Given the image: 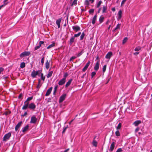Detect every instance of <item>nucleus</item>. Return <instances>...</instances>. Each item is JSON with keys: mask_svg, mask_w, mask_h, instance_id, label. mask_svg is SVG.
<instances>
[{"mask_svg": "<svg viewBox=\"0 0 152 152\" xmlns=\"http://www.w3.org/2000/svg\"><path fill=\"white\" fill-rule=\"evenodd\" d=\"M11 135V133L10 132H9L8 133L5 134L3 137V141H6L9 140Z\"/></svg>", "mask_w": 152, "mask_h": 152, "instance_id": "nucleus-1", "label": "nucleus"}, {"mask_svg": "<svg viewBox=\"0 0 152 152\" xmlns=\"http://www.w3.org/2000/svg\"><path fill=\"white\" fill-rule=\"evenodd\" d=\"M40 72L39 70L35 71L33 70L31 73V76L33 78L36 77L37 75H39Z\"/></svg>", "mask_w": 152, "mask_h": 152, "instance_id": "nucleus-2", "label": "nucleus"}, {"mask_svg": "<svg viewBox=\"0 0 152 152\" xmlns=\"http://www.w3.org/2000/svg\"><path fill=\"white\" fill-rule=\"evenodd\" d=\"M30 54V52L25 51L22 53L20 55V56L21 57H23L25 56H28Z\"/></svg>", "mask_w": 152, "mask_h": 152, "instance_id": "nucleus-3", "label": "nucleus"}, {"mask_svg": "<svg viewBox=\"0 0 152 152\" xmlns=\"http://www.w3.org/2000/svg\"><path fill=\"white\" fill-rule=\"evenodd\" d=\"M36 106L33 103L28 104V108L32 110H34L36 108Z\"/></svg>", "mask_w": 152, "mask_h": 152, "instance_id": "nucleus-4", "label": "nucleus"}, {"mask_svg": "<svg viewBox=\"0 0 152 152\" xmlns=\"http://www.w3.org/2000/svg\"><path fill=\"white\" fill-rule=\"evenodd\" d=\"M37 119L34 116H32L31 119L30 123H31L35 124L36 123Z\"/></svg>", "mask_w": 152, "mask_h": 152, "instance_id": "nucleus-5", "label": "nucleus"}, {"mask_svg": "<svg viewBox=\"0 0 152 152\" xmlns=\"http://www.w3.org/2000/svg\"><path fill=\"white\" fill-rule=\"evenodd\" d=\"M66 96V94H64L62 95L60 97L59 99V102H62L65 99Z\"/></svg>", "mask_w": 152, "mask_h": 152, "instance_id": "nucleus-6", "label": "nucleus"}, {"mask_svg": "<svg viewBox=\"0 0 152 152\" xmlns=\"http://www.w3.org/2000/svg\"><path fill=\"white\" fill-rule=\"evenodd\" d=\"M90 64V61H88L87 63L86 64V65L84 67V68L82 69V71L83 72H85L87 69L88 67L89 66Z\"/></svg>", "mask_w": 152, "mask_h": 152, "instance_id": "nucleus-7", "label": "nucleus"}, {"mask_svg": "<svg viewBox=\"0 0 152 152\" xmlns=\"http://www.w3.org/2000/svg\"><path fill=\"white\" fill-rule=\"evenodd\" d=\"M72 29L75 31L77 32L80 30V27L78 26H75L72 27Z\"/></svg>", "mask_w": 152, "mask_h": 152, "instance_id": "nucleus-8", "label": "nucleus"}, {"mask_svg": "<svg viewBox=\"0 0 152 152\" xmlns=\"http://www.w3.org/2000/svg\"><path fill=\"white\" fill-rule=\"evenodd\" d=\"M22 123V121H20L17 124L15 128V130L16 131H17L18 130V129L21 126Z\"/></svg>", "mask_w": 152, "mask_h": 152, "instance_id": "nucleus-9", "label": "nucleus"}, {"mask_svg": "<svg viewBox=\"0 0 152 152\" xmlns=\"http://www.w3.org/2000/svg\"><path fill=\"white\" fill-rule=\"evenodd\" d=\"M66 82L65 78H62L60 80L58 83V84L60 86H61L64 84Z\"/></svg>", "mask_w": 152, "mask_h": 152, "instance_id": "nucleus-10", "label": "nucleus"}, {"mask_svg": "<svg viewBox=\"0 0 152 152\" xmlns=\"http://www.w3.org/2000/svg\"><path fill=\"white\" fill-rule=\"evenodd\" d=\"M113 55V53L111 52H109L107 53L106 54L105 56V58L107 59H109Z\"/></svg>", "mask_w": 152, "mask_h": 152, "instance_id": "nucleus-11", "label": "nucleus"}, {"mask_svg": "<svg viewBox=\"0 0 152 152\" xmlns=\"http://www.w3.org/2000/svg\"><path fill=\"white\" fill-rule=\"evenodd\" d=\"M24 104L22 107V109L23 110L26 109L28 107V108L29 102H24Z\"/></svg>", "mask_w": 152, "mask_h": 152, "instance_id": "nucleus-12", "label": "nucleus"}, {"mask_svg": "<svg viewBox=\"0 0 152 152\" xmlns=\"http://www.w3.org/2000/svg\"><path fill=\"white\" fill-rule=\"evenodd\" d=\"M61 21V18H59L57 19L56 21V23L57 25L58 28L60 27V23Z\"/></svg>", "mask_w": 152, "mask_h": 152, "instance_id": "nucleus-13", "label": "nucleus"}, {"mask_svg": "<svg viewBox=\"0 0 152 152\" xmlns=\"http://www.w3.org/2000/svg\"><path fill=\"white\" fill-rule=\"evenodd\" d=\"M52 87H51L47 90L45 94V96H48L50 94L52 90Z\"/></svg>", "mask_w": 152, "mask_h": 152, "instance_id": "nucleus-14", "label": "nucleus"}, {"mask_svg": "<svg viewBox=\"0 0 152 152\" xmlns=\"http://www.w3.org/2000/svg\"><path fill=\"white\" fill-rule=\"evenodd\" d=\"M115 146V142H112L110 145V148L109 149V151L110 152H112L113 151V149L114 148Z\"/></svg>", "mask_w": 152, "mask_h": 152, "instance_id": "nucleus-15", "label": "nucleus"}, {"mask_svg": "<svg viewBox=\"0 0 152 152\" xmlns=\"http://www.w3.org/2000/svg\"><path fill=\"white\" fill-rule=\"evenodd\" d=\"M122 12L121 10H120L118 11V17L117 19L118 20L121 19L122 17Z\"/></svg>", "mask_w": 152, "mask_h": 152, "instance_id": "nucleus-16", "label": "nucleus"}, {"mask_svg": "<svg viewBox=\"0 0 152 152\" xmlns=\"http://www.w3.org/2000/svg\"><path fill=\"white\" fill-rule=\"evenodd\" d=\"M107 6H103L102 7V13H106L107 12Z\"/></svg>", "mask_w": 152, "mask_h": 152, "instance_id": "nucleus-17", "label": "nucleus"}, {"mask_svg": "<svg viewBox=\"0 0 152 152\" xmlns=\"http://www.w3.org/2000/svg\"><path fill=\"white\" fill-rule=\"evenodd\" d=\"M99 61H98L96 63L94 67V69L95 71H97L99 69Z\"/></svg>", "mask_w": 152, "mask_h": 152, "instance_id": "nucleus-18", "label": "nucleus"}, {"mask_svg": "<svg viewBox=\"0 0 152 152\" xmlns=\"http://www.w3.org/2000/svg\"><path fill=\"white\" fill-rule=\"evenodd\" d=\"M97 18V15H95L94 16V17L92 19V23L93 24H94L96 22V20Z\"/></svg>", "mask_w": 152, "mask_h": 152, "instance_id": "nucleus-19", "label": "nucleus"}, {"mask_svg": "<svg viewBox=\"0 0 152 152\" xmlns=\"http://www.w3.org/2000/svg\"><path fill=\"white\" fill-rule=\"evenodd\" d=\"M72 79H71L68 81L66 83L65 85L66 87L67 88L70 85L72 82Z\"/></svg>", "mask_w": 152, "mask_h": 152, "instance_id": "nucleus-20", "label": "nucleus"}, {"mask_svg": "<svg viewBox=\"0 0 152 152\" xmlns=\"http://www.w3.org/2000/svg\"><path fill=\"white\" fill-rule=\"evenodd\" d=\"M28 128L29 126L28 125L26 126L25 127L22 128V132H25L26 131L28 130Z\"/></svg>", "mask_w": 152, "mask_h": 152, "instance_id": "nucleus-21", "label": "nucleus"}, {"mask_svg": "<svg viewBox=\"0 0 152 152\" xmlns=\"http://www.w3.org/2000/svg\"><path fill=\"white\" fill-rule=\"evenodd\" d=\"M45 64L46 68L47 69H48L49 67L50 62L48 61V60H47Z\"/></svg>", "mask_w": 152, "mask_h": 152, "instance_id": "nucleus-22", "label": "nucleus"}, {"mask_svg": "<svg viewBox=\"0 0 152 152\" xmlns=\"http://www.w3.org/2000/svg\"><path fill=\"white\" fill-rule=\"evenodd\" d=\"M55 45V42H53L52 44L51 45H49L47 48V49H49L50 48L52 47H54Z\"/></svg>", "mask_w": 152, "mask_h": 152, "instance_id": "nucleus-23", "label": "nucleus"}, {"mask_svg": "<svg viewBox=\"0 0 152 152\" xmlns=\"http://www.w3.org/2000/svg\"><path fill=\"white\" fill-rule=\"evenodd\" d=\"M141 123V121H135L133 124L135 126H137L138 125L140 124Z\"/></svg>", "mask_w": 152, "mask_h": 152, "instance_id": "nucleus-24", "label": "nucleus"}, {"mask_svg": "<svg viewBox=\"0 0 152 152\" xmlns=\"http://www.w3.org/2000/svg\"><path fill=\"white\" fill-rule=\"evenodd\" d=\"M53 73V71H51L49 72H48V75H47V77L48 78H49L50 77L52 76Z\"/></svg>", "mask_w": 152, "mask_h": 152, "instance_id": "nucleus-25", "label": "nucleus"}, {"mask_svg": "<svg viewBox=\"0 0 152 152\" xmlns=\"http://www.w3.org/2000/svg\"><path fill=\"white\" fill-rule=\"evenodd\" d=\"M121 24H120L118 23L116 27L113 30V31H115V30L118 29H119L121 27Z\"/></svg>", "mask_w": 152, "mask_h": 152, "instance_id": "nucleus-26", "label": "nucleus"}, {"mask_svg": "<svg viewBox=\"0 0 152 152\" xmlns=\"http://www.w3.org/2000/svg\"><path fill=\"white\" fill-rule=\"evenodd\" d=\"M104 19V17L102 16H101L99 17V21L100 23H101L103 22Z\"/></svg>", "mask_w": 152, "mask_h": 152, "instance_id": "nucleus-27", "label": "nucleus"}, {"mask_svg": "<svg viewBox=\"0 0 152 152\" xmlns=\"http://www.w3.org/2000/svg\"><path fill=\"white\" fill-rule=\"evenodd\" d=\"M121 124L119 123L118 126L116 127L117 130H118L121 129Z\"/></svg>", "mask_w": 152, "mask_h": 152, "instance_id": "nucleus-28", "label": "nucleus"}, {"mask_svg": "<svg viewBox=\"0 0 152 152\" xmlns=\"http://www.w3.org/2000/svg\"><path fill=\"white\" fill-rule=\"evenodd\" d=\"M25 63L24 62H22L20 64V67L21 68H23L25 67Z\"/></svg>", "mask_w": 152, "mask_h": 152, "instance_id": "nucleus-29", "label": "nucleus"}, {"mask_svg": "<svg viewBox=\"0 0 152 152\" xmlns=\"http://www.w3.org/2000/svg\"><path fill=\"white\" fill-rule=\"evenodd\" d=\"M58 88V85H56L55 86L54 89V91H53V94H54V95L55 94V93L57 91V90Z\"/></svg>", "mask_w": 152, "mask_h": 152, "instance_id": "nucleus-30", "label": "nucleus"}, {"mask_svg": "<svg viewBox=\"0 0 152 152\" xmlns=\"http://www.w3.org/2000/svg\"><path fill=\"white\" fill-rule=\"evenodd\" d=\"M83 50H82L80 52L77 54V57H78L80 56L83 53Z\"/></svg>", "mask_w": 152, "mask_h": 152, "instance_id": "nucleus-31", "label": "nucleus"}, {"mask_svg": "<svg viewBox=\"0 0 152 152\" xmlns=\"http://www.w3.org/2000/svg\"><path fill=\"white\" fill-rule=\"evenodd\" d=\"M115 135L117 136H119L120 135V133L118 130H117L115 132Z\"/></svg>", "mask_w": 152, "mask_h": 152, "instance_id": "nucleus-32", "label": "nucleus"}, {"mask_svg": "<svg viewBox=\"0 0 152 152\" xmlns=\"http://www.w3.org/2000/svg\"><path fill=\"white\" fill-rule=\"evenodd\" d=\"M32 98H33L32 96L28 97V98H27L25 102H28V101L31 100H32Z\"/></svg>", "mask_w": 152, "mask_h": 152, "instance_id": "nucleus-33", "label": "nucleus"}, {"mask_svg": "<svg viewBox=\"0 0 152 152\" xmlns=\"http://www.w3.org/2000/svg\"><path fill=\"white\" fill-rule=\"evenodd\" d=\"M97 142L95 140H93L92 142V144L94 146L96 147L97 145Z\"/></svg>", "mask_w": 152, "mask_h": 152, "instance_id": "nucleus-34", "label": "nucleus"}, {"mask_svg": "<svg viewBox=\"0 0 152 152\" xmlns=\"http://www.w3.org/2000/svg\"><path fill=\"white\" fill-rule=\"evenodd\" d=\"M77 0H74L71 5V6H72L74 5L76 6L77 4Z\"/></svg>", "mask_w": 152, "mask_h": 152, "instance_id": "nucleus-35", "label": "nucleus"}, {"mask_svg": "<svg viewBox=\"0 0 152 152\" xmlns=\"http://www.w3.org/2000/svg\"><path fill=\"white\" fill-rule=\"evenodd\" d=\"M141 48V47L140 46H138L136 47L134 49L135 51H138L140 50Z\"/></svg>", "mask_w": 152, "mask_h": 152, "instance_id": "nucleus-36", "label": "nucleus"}, {"mask_svg": "<svg viewBox=\"0 0 152 152\" xmlns=\"http://www.w3.org/2000/svg\"><path fill=\"white\" fill-rule=\"evenodd\" d=\"M75 38L74 37H72L70 39V43L72 44L74 41Z\"/></svg>", "mask_w": 152, "mask_h": 152, "instance_id": "nucleus-37", "label": "nucleus"}, {"mask_svg": "<svg viewBox=\"0 0 152 152\" xmlns=\"http://www.w3.org/2000/svg\"><path fill=\"white\" fill-rule=\"evenodd\" d=\"M40 77L41 79L43 80V81H44L45 79V77L43 76V74L42 73L41 74Z\"/></svg>", "mask_w": 152, "mask_h": 152, "instance_id": "nucleus-38", "label": "nucleus"}, {"mask_svg": "<svg viewBox=\"0 0 152 152\" xmlns=\"http://www.w3.org/2000/svg\"><path fill=\"white\" fill-rule=\"evenodd\" d=\"M107 65H105L104 66L103 68H102V72L103 73H104L106 70Z\"/></svg>", "mask_w": 152, "mask_h": 152, "instance_id": "nucleus-39", "label": "nucleus"}, {"mask_svg": "<svg viewBox=\"0 0 152 152\" xmlns=\"http://www.w3.org/2000/svg\"><path fill=\"white\" fill-rule=\"evenodd\" d=\"M4 4L2 5H4L3 7L5 6L8 3L7 2V0H4L3 1Z\"/></svg>", "mask_w": 152, "mask_h": 152, "instance_id": "nucleus-40", "label": "nucleus"}, {"mask_svg": "<svg viewBox=\"0 0 152 152\" xmlns=\"http://www.w3.org/2000/svg\"><path fill=\"white\" fill-rule=\"evenodd\" d=\"M102 3V2L101 1H99L97 4V8H99L100 7V5H101Z\"/></svg>", "mask_w": 152, "mask_h": 152, "instance_id": "nucleus-41", "label": "nucleus"}, {"mask_svg": "<svg viewBox=\"0 0 152 152\" xmlns=\"http://www.w3.org/2000/svg\"><path fill=\"white\" fill-rule=\"evenodd\" d=\"M84 36L85 34L84 32H83L82 33L81 36H80V40H82L83 39Z\"/></svg>", "mask_w": 152, "mask_h": 152, "instance_id": "nucleus-42", "label": "nucleus"}, {"mask_svg": "<svg viewBox=\"0 0 152 152\" xmlns=\"http://www.w3.org/2000/svg\"><path fill=\"white\" fill-rule=\"evenodd\" d=\"M68 74L67 73H65L64 74V77L63 78H65L66 80V77L68 76Z\"/></svg>", "mask_w": 152, "mask_h": 152, "instance_id": "nucleus-43", "label": "nucleus"}, {"mask_svg": "<svg viewBox=\"0 0 152 152\" xmlns=\"http://www.w3.org/2000/svg\"><path fill=\"white\" fill-rule=\"evenodd\" d=\"M127 39L128 38L127 37H125L124 38L123 40V44H124L125 43H126V42Z\"/></svg>", "mask_w": 152, "mask_h": 152, "instance_id": "nucleus-44", "label": "nucleus"}, {"mask_svg": "<svg viewBox=\"0 0 152 152\" xmlns=\"http://www.w3.org/2000/svg\"><path fill=\"white\" fill-rule=\"evenodd\" d=\"M85 4L87 6H88L89 5V1L88 0H86L85 1Z\"/></svg>", "mask_w": 152, "mask_h": 152, "instance_id": "nucleus-45", "label": "nucleus"}, {"mask_svg": "<svg viewBox=\"0 0 152 152\" xmlns=\"http://www.w3.org/2000/svg\"><path fill=\"white\" fill-rule=\"evenodd\" d=\"M81 33L80 32H79L77 34H74V37H79L81 34Z\"/></svg>", "mask_w": 152, "mask_h": 152, "instance_id": "nucleus-46", "label": "nucleus"}, {"mask_svg": "<svg viewBox=\"0 0 152 152\" xmlns=\"http://www.w3.org/2000/svg\"><path fill=\"white\" fill-rule=\"evenodd\" d=\"M44 42L43 41H40L39 42V44L38 45L39 47V48L41 46V45L42 44H43L44 43Z\"/></svg>", "mask_w": 152, "mask_h": 152, "instance_id": "nucleus-47", "label": "nucleus"}, {"mask_svg": "<svg viewBox=\"0 0 152 152\" xmlns=\"http://www.w3.org/2000/svg\"><path fill=\"white\" fill-rule=\"evenodd\" d=\"M45 60L44 57H42L41 60V63L42 64V65H43V64L44 63V61Z\"/></svg>", "mask_w": 152, "mask_h": 152, "instance_id": "nucleus-48", "label": "nucleus"}, {"mask_svg": "<svg viewBox=\"0 0 152 152\" xmlns=\"http://www.w3.org/2000/svg\"><path fill=\"white\" fill-rule=\"evenodd\" d=\"M67 128L68 126L64 127L63 130L62 132V133H64L65 132L66 129Z\"/></svg>", "mask_w": 152, "mask_h": 152, "instance_id": "nucleus-49", "label": "nucleus"}, {"mask_svg": "<svg viewBox=\"0 0 152 152\" xmlns=\"http://www.w3.org/2000/svg\"><path fill=\"white\" fill-rule=\"evenodd\" d=\"M94 9H90L89 10V11L90 14L92 13H94Z\"/></svg>", "mask_w": 152, "mask_h": 152, "instance_id": "nucleus-50", "label": "nucleus"}, {"mask_svg": "<svg viewBox=\"0 0 152 152\" xmlns=\"http://www.w3.org/2000/svg\"><path fill=\"white\" fill-rule=\"evenodd\" d=\"M96 74V73L94 72H93L91 73V77L93 78L94 76Z\"/></svg>", "mask_w": 152, "mask_h": 152, "instance_id": "nucleus-51", "label": "nucleus"}, {"mask_svg": "<svg viewBox=\"0 0 152 152\" xmlns=\"http://www.w3.org/2000/svg\"><path fill=\"white\" fill-rule=\"evenodd\" d=\"M4 69L2 67H0V74H1V73L4 71Z\"/></svg>", "mask_w": 152, "mask_h": 152, "instance_id": "nucleus-52", "label": "nucleus"}, {"mask_svg": "<svg viewBox=\"0 0 152 152\" xmlns=\"http://www.w3.org/2000/svg\"><path fill=\"white\" fill-rule=\"evenodd\" d=\"M42 85V84H38L37 86V89H38V91L39 90V89L40 88Z\"/></svg>", "mask_w": 152, "mask_h": 152, "instance_id": "nucleus-53", "label": "nucleus"}, {"mask_svg": "<svg viewBox=\"0 0 152 152\" xmlns=\"http://www.w3.org/2000/svg\"><path fill=\"white\" fill-rule=\"evenodd\" d=\"M122 151V150L121 148H119L117 149L116 152H121Z\"/></svg>", "mask_w": 152, "mask_h": 152, "instance_id": "nucleus-54", "label": "nucleus"}, {"mask_svg": "<svg viewBox=\"0 0 152 152\" xmlns=\"http://www.w3.org/2000/svg\"><path fill=\"white\" fill-rule=\"evenodd\" d=\"M76 57L75 56H72V57L70 58V61H72V60H73V59H75V58H76Z\"/></svg>", "mask_w": 152, "mask_h": 152, "instance_id": "nucleus-55", "label": "nucleus"}, {"mask_svg": "<svg viewBox=\"0 0 152 152\" xmlns=\"http://www.w3.org/2000/svg\"><path fill=\"white\" fill-rule=\"evenodd\" d=\"M126 1L125 0H123L121 2V5L122 6L123 4H124Z\"/></svg>", "mask_w": 152, "mask_h": 152, "instance_id": "nucleus-56", "label": "nucleus"}, {"mask_svg": "<svg viewBox=\"0 0 152 152\" xmlns=\"http://www.w3.org/2000/svg\"><path fill=\"white\" fill-rule=\"evenodd\" d=\"M39 47L38 46H37L35 47L34 49L35 50H37L38 49H39Z\"/></svg>", "mask_w": 152, "mask_h": 152, "instance_id": "nucleus-57", "label": "nucleus"}, {"mask_svg": "<svg viewBox=\"0 0 152 152\" xmlns=\"http://www.w3.org/2000/svg\"><path fill=\"white\" fill-rule=\"evenodd\" d=\"M139 130V128L138 127H137L135 130V132H138V131Z\"/></svg>", "mask_w": 152, "mask_h": 152, "instance_id": "nucleus-58", "label": "nucleus"}, {"mask_svg": "<svg viewBox=\"0 0 152 152\" xmlns=\"http://www.w3.org/2000/svg\"><path fill=\"white\" fill-rule=\"evenodd\" d=\"M139 52H136L134 53L133 54L134 55H136L138 54H139Z\"/></svg>", "mask_w": 152, "mask_h": 152, "instance_id": "nucleus-59", "label": "nucleus"}, {"mask_svg": "<svg viewBox=\"0 0 152 152\" xmlns=\"http://www.w3.org/2000/svg\"><path fill=\"white\" fill-rule=\"evenodd\" d=\"M38 84H41V80L40 79H39L38 80Z\"/></svg>", "mask_w": 152, "mask_h": 152, "instance_id": "nucleus-60", "label": "nucleus"}, {"mask_svg": "<svg viewBox=\"0 0 152 152\" xmlns=\"http://www.w3.org/2000/svg\"><path fill=\"white\" fill-rule=\"evenodd\" d=\"M27 114V112H25L23 115V116H26V115Z\"/></svg>", "mask_w": 152, "mask_h": 152, "instance_id": "nucleus-61", "label": "nucleus"}, {"mask_svg": "<svg viewBox=\"0 0 152 152\" xmlns=\"http://www.w3.org/2000/svg\"><path fill=\"white\" fill-rule=\"evenodd\" d=\"M89 0V1H90L91 2V3H93L94 2V0Z\"/></svg>", "mask_w": 152, "mask_h": 152, "instance_id": "nucleus-62", "label": "nucleus"}, {"mask_svg": "<svg viewBox=\"0 0 152 152\" xmlns=\"http://www.w3.org/2000/svg\"><path fill=\"white\" fill-rule=\"evenodd\" d=\"M69 150V148H68L64 151V152H67Z\"/></svg>", "mask_w": 152, "mask_h": 152, "instance_id": "nucleus-63", "label": "nucleus"}, {"mask_svg": "<svg viewBox=\"0 0 152 152\" xmlns=\"http://www.w3.org/2000/svg\"><path fill=\"white\" fill-rule=\"evenodd\" d=\"M112 10L113 12H114L115 11V9L114 7H113L112 9Z\"/></svg>", "mask_w": 152, "mask_h": 152, "instance_id": "nucleus-64", "label": "nucleus"}]
</instances>
